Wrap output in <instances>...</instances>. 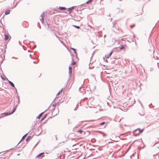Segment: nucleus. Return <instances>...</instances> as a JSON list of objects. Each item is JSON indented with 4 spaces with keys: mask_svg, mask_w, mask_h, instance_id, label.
<instances>
[{
    "mask_svg": "<svg viewBox=\"0 0 159 159\" xmlns=\"http://www.w3.org/2000/svg\"><path fill=\"white\" fill-rule=\"evenodd\" d=\"M16 109V108H15L13 109L11 112V113L6 112V113H4V114L5 116H7L8 115H11V114H12L15 111Z\"/></svg>",
    "mask_w": 159,
    "mask_h": 159,
    "instance_id": "nucleus-1",
    "label": "nucleus"
},
{
    "mask_svg": "<svg viewBox=\"0 0 159 159\" xmlns=\"http://www.w3.org/2000/svg\"><path fill=\"white\" fill-rule=\"evenodd\" d=\"M44 154V152H42L40 153V154H39L37 156V157L38 158H40V159L42 158L44 156H43V154Z\"/></svg>",
    "mask_w": 159,
    "mask_h": 159,
    "instance_id": "nucleus-2",
    "label": "nucleus"
},
{
    "mask_svg": "<svg viewBox=\"0 0 159 159\" xmlns=\"http://www.w3.org/2000/svg\"><path fill=\"white\" fill-rule=\"evenodd\" d=\"M77 132L78 133H79L80 134H85V132L82 130H78Z\"/></svg>",
    "mask_w": 159,
    "mask_h": 159,
    "instance_id": "nucleus-3",
    "label": "nucleus"
},
{
    "mask_svg": "<svg viewBox=\"0 0 159 159\" xmlns=\"http://www.w3.org/2000/svg\"><path fill=\"white\" fill-rule=\"evenodd\" d=\"M41 19H40L41 21L43 23L44 21V14H43L41 15Z\"/></svg>",
    "mask_w": 159,
    "mask_h": 159,
    "instance_id": "nucleus-4",
    "label": "nucleus"
},
{
    "mask_svg": "<svg viewBox=\"0 0 159 159\" xmlns=\"http://www.w3.org/2000/svg\"><path fill=\"white\" fill-rule=\"evenodd\" d=\"M126 46V44H124V45H122L121 46L120 48V50H122L125 48Z\"/></svg>",
    "mask_w": 159,
    "mask_h": 159,
    "instance_id": "nucleus-5",
    "label": "nucleus"
},
{
    "mask_svg": "<svg viewBox=\"0 0 159 159\" xmlns=\"http://www.w3.org/2000/svg\"><path fill=\"white\" fill-rule=\"evenodd\" d=\"M112 53V51H111L109 53V54H107L106 55V57L107 58H108L111 55Z\"/></svg>",
    "mask_w": 159,
    "mask_h": 159,
    "instance_id": "nucleus-6",
    "label": "nucleus"
},
{
    "mask_svg": "<svg viewBox=\"0 0 159 159\" xmlns=\"http://www.w3.org/2000/svg\"><path fill=\"white\" fill-rule=\"evenodd\" d=\"M59 9L60 10H66V8L64 7H59Z\"/></svg>",
    "mask_w": 159,
    "mask_h": 159,
    "instance_id": "nucleus-7",
    "label": "nucleus"
},
{
    "mask_svg": "<svg viewBox=\"0 0 159 159\" xmlns=\"http://www.w3.org/2000/svg\"><path fill=\"white\" fill-rule=\"evenodd\" d=\"M5 40H7L9 39V36L8 35H7L6 34H5Z\"/></svg>",
    "mask_w": 159,
    "mask_h": 159,
    "instance_id": "nucleus-8",
    "label": "nucleus"
},
{
    "mask_svg": "<svg viewBox=\"0 0 159 159\" xmlns=\"http://www.w3.org/2000/svg\"><path fill=\"white\" fill-rule=\"evenodd\" d=\"M31 138V137L30 136H29L27 137V139H26V141H29Z\"/></svg>",
    "mask_w": 159,
    "mask_h": 159,
    "instance_id": "nucleus-9",
    "label": "nucleus"
},
{
    "mask_svg": "<svg viewBox=\"0 0 159 159\" xmlns=\"http://www.w3.org/2000/svg\"><path fill=\"white\" fill-rule=\"evenodd\" d=\"M9 83L11 85L14 87H15V86H14V84L11 82V81H9Z\"/></svg>",
    "mask_w": 159,
    "mask_h": 159,
    "instance_id": "nucleus-10",
    "label": "nucleus"
},
{
    "mask_svg": "<svg viewBox=\"0 0 159 159\" xmlns=\"http://www.w3.org/2000/svg\"><path fill=\"white\" fill-rule=\"evenodd\" d=\"M27 135V134H25L23 137H22V139L21 140V141L23 140L26 137Z\"/></svg>",
    "mask_w": 159,
    "mask_h": 159,
    "instance_id": "nucleus-11",
    "label": "nucleus"
},
{
    "mask_svg": "<svg viewBox=\"0 0 159 159\" xmlns=\"http://www.w3.org/2000/svg\"><path fill=\"white\" fill-rule=\"evenodd\" d=\"M10 10H7V11H6L5 12V14L6 15H7L8 14H9V13H10Z\"/></svg>",
    "mask_w": 159,
    "mask_h": 159,
    "instance_id": "nucleus-12",
    "label": "nucleus"
},
{
    "mask_svg": "<svg viewBox=\"0 0 159 159\" xmlns=\"http://www.w3.org/2000/svg\"><path fill=\"white\" fill-rule=\"evenodd\" d=\"M93 0H89L87 2H86V3L89 4V3H91Z\"/></svg>",
    "mask_w": 159,
    "mask_h": 159,
    "instance_id": "nucleus-13",
    "label": "nucleus"
},
{
    "mask_svg": "<svg viewBox=\"0 0 159 159\" xmlns=\"http://www.w3.org/2000/svg\"><path fill=\"white\" fill-rule=\"evenodd\" d=\"M72 49L74 51V53L75 54H77V52L76 51L75 49V48H72Z\"/></svg>",
    "mask_w": 159,
    "mask_h": 159,
    "instance_id": "nucleus-14",
    "label": "nucleus"
},
{
    "mask_svg": "<svg viewBox=\"0 0 159 159\" xmlns=\"http://www.w3.org/2000/svg\"><path fill=\"white\" fill-rule=\"evenodd\" d=\"M138 129L139 130V132L140 133H142L144 130V129Z\"/></svg>",
    "mask_w": 159,
    "mask_h": 159,
    "instance_id": "nucleus-15",
    "label": "nucleus"
},
{
    "mask_svg": "<svg viewBox=\"0 0 159 159\" xmlns=\"http://www.w3.org/2000/svg\"><path fill=\"white\" fill-rule=\"evenodd\" d=\"M72 9L70 8L68 9V11L69 13H70L72 11Z\"/></svg>",
    "mask_w": 159,
    "mask_h": 159,
    "instance_id": "nucleus-16",
    "label": "nucleus"
},
{
    "mask_svg": "<svg viewBox=\"0 0 159 159\" xmlns=\"http://www.w3.org/2000/svg\"><path fill=\"white\" fill-rule=\"evenodd\" d=\"M73 26L74 27H75V28H76L77 29H79L80 28V27L79 26H76V25H73Z\"/></svg>",
    "mask_w": 159,
    "mask_h": 159,
    "instance_id": "nucleus-17",
    "label": "nucleus"
},
{
    "mask_svg": "<svg viewBox=\"0 0 159 159\" xmlns=\"http://www.w3.org/2000/svg\"><path fill=\"white\" fill-rule=\"evenodd\" d=\"M62 92V89H61L60 91H59L58 93L57 94V95H58L61 92Z\"/></svg>",
    "mask_w": 159,
    "mask_h": 159,
    "instance_id": "nucleus-18",
    "label": "nucleus"
},
{
    "mask_svg": "<svg viewBox=\"0 0 159 159\" xmlns=\"http://www.w3.org/2000/svg\"><path fill=\"white\" fill-rule=\"evenodd\" d=\"M135 25H130V28H133L134 26H135Z\"/></svg>",
    "mask_w": 159,
    "mask_h": 159,
    "instance_id": "nucleus-19",
    "label": "nucleus"
},
{
    "mask_svg": "<svg viewBox=\"0 0 159 159\" xmlns=\"http://www.w3.org/2000/svg\"><path fill=\"white\" fill-rule=\"evenodd\" d=\"M42 113L40 114L39 115V116L38 117V118H40V117L41 116H42Z\"/></svg>",
    "mask_w": 159,
    "mask_h": 159,
    "instance_id": "nucleus-20",
    "label": "nucleus"
},
{
    "mask_svg": "<svg viewBox=\"0 0 159 159\" xmlns=\"http://www.w3.org/2000/svg\"><path fill=\"white\" fill-rule=\"evenodd\" d=\"M105 123V122H104L100 124V125H103Z\"/></svg>",
    "mask_w": 159,
    "mask_h": 159,
    "instance_id": "nucleus-21",
    "label": "nucleus"
},
{
    "mask_svg": "<svg viewBox=\"0 0 159 159\" xmlns=\"http://www.w3.org/2000/svg\"><path fill=\"white\" fill-rule=\"evenodd\" d=\"M75 64V62H74L72 63V65H74Z\"/></svg>",
    "mask_w": 159,
    "mask_h": 159,
    "instance_id": "nucleus-22",
    "label": "nucleus"
},
{
    "mask_svg": "<svg viewBox=\"0 0 159 159\" xmlns=\"http://www.w3.org/2000/svg\"><path fill=\"white\" fill-rule=\"evenodd\" d=\"M69 69L70 71V70H71L72 68L71 67H69Z\"/></svg>",
    "mask_w": 159,
    "mask_h": 159,
    "instance_id": "nucleus-23",
    "label": "nucleus"
},
{
    "mask_svg": "<svg viewBox=\"0 0 159 159\" xmlns=\"http://www.w3.org/2000/svg\"><path fill=\"white\" fill-rule=\"evenodd\" d=\"M45 116H44V117H43L42 118V119L41 120H43L44 119V118H45Z\"/></svg>",
    "mask_w": 159,
    "mask_h": 159,
    "instance_id": "nucleus-24",
    "label": "nucleus"
},
{
    "mask_svg": "<svg viewBox=\"0 0 159 159\" xmlns=\"http://www.w3.org/2000/svg\"><path fill=\"white\" fill-rule=\"evenodd\" d=\"M74 7H71V9H74Z\"/></svg>",
    "mask_w": 159,
    "mask_h": 159,
    "instance_id": "nucleus-25",
    "label": "nucleus"
},
{
    "mask_svg": "<svg viewBox=\"0 0 159 159\" xmlns=\"http://www.w3.org/2000/svg\"><path fill=\"white\" fill-rule=\"evenodd\" d=\"M56 106V105H55L54 104L53 105V106Z\"/></svg>",
    "mask_w": 159,
    "mask_h": 159,
    "instance_id": "nucleus-26",
    "label": "nucleus"
},
{
    "mask_svg": "<svg viewBox=\"0 0 159 159\" xmlns=\"http://www.w3.org/2000/svg\"><path fill=\"white\" fill-rule=\"evenodd\" d=\"M56 106V105H55L54 104L53 105V106Z\"/></svg>",
    "mask_w": 159,
    "mask_h": 159,
    "instance_id": "nucleus-27",
    "label": "nucleus"
}]
</instances>
